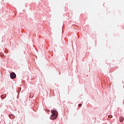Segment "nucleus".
I'll use <instances>...</instances> for the list:
<instances>
[{
  "instance_id": "nucleus-1",
  "label": "nucleus",
  "mask_w": 124,
  "mask_h": 124,
  "mask_svg": "<svg viewBox=\"0 0 124 124\" xmlns=\"http://www.w3.org/2000/svg\"><path fill=\"white\" fill-rule=\"evenodd\" d=\"M52 115L50 116V119L51 120H55L58 117V112L54 110H52L51 111Z\"/></svg>"
},
{
  "instance_id": "nucleus-2",
  "label": "nucleus",
  "mask_w": 124,
  "mask_h": 124,
  "mask_svg": "<svg viewBox=\"0 0 124 124\" xmlns=\"http://www.w3.org/2000/svg\"><path fill=\"white\" fill-rule=\"evenodd\" d=\"M10 77L12 79H15L16 78V74L14 72H12L10 74Z\"/></svg>"
},
{
  "instance_id": "nucleus-3",
  "label": "nucleus",
  "mask_w": 124,
  "mask_h": 124,
  "mask_svg": "<svg viewBox=\"0 0 124 124\" xmlns=\"http://www.w3.org/2000/svg\"><path fill=\"white\" fill-rule=\"evenodd\" d=\"M120 122L121 123H123V122H124V117H121L120 118V120H119Z\"/></svg>"
},
{
  "instance_id": "nucleus-4",
  "label": "nucleus",
  "mask_w": 124,
  "mask_h": 124,
  "mask_svg": "<svg viewBox=\"0 0 124 124\" xmlns=\"http://www.w3.org/2000/svg\"><path fill=\"white\" fill-rule=\"evenodd\" d=\"M5 97H6V94H3L1 96V98H5Z\"/></svg>"
},
{
  "instance_id": "nucleus-5",
  "label": "nucleus",
  "mask_w": 124,
  "mask_h": 124,
  "mask_svg": "<svg viewBox=\"0 0 124 124\" xmlns=\"http://www.w3.org/2000/svg\"><path fill=\"white\" fill-rule=\"evenodd\" d=\"M9 117L10 118V119H13V118H14V116L10 115H9Z\"/></svg>"
},
{
  "instance_id": "nucleus-6",
  "label": "nucleus",
  "mask_w": 124,
  "mask_h": 124,
  "mask_svg": "<svg viewBox=\"0 0 124 124\" xmlns=\"http://www.w3.org/2000/svg\"><path fill=\"white\" fill-rule=\"evenodd\" d=\"M108 118H113V116L111 115H108Z\"/></svg>"
},
{
  "instance_id": "nucleus-7",
  "label": "nucleus",
  "mask_w": 124,
  "mask_h": 124,
  "mask_svg": "<svg viewBox=\"0 0 124 124\" xmlns=\"http://www.w3.org/2000/svg\"><path fill=\"white\" fill-rule=\"evenodd\" d=\"M78 106V107H81V106H82V104H79Z\"/></svg>"
}]
</instances>
